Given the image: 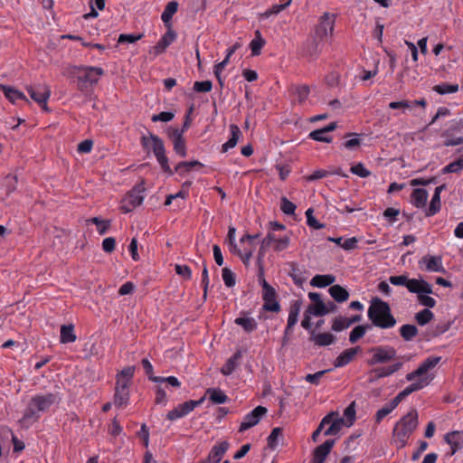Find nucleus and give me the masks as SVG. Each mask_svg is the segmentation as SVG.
I'll list each match as a JSON object with an SVG mask.
<instances>
[{
  "label": "nucleus",
  "instance_id": "1",
  "mask_svg": "<svg viewBox=\"0 0 463 463\" xmlns=\"http://www.w3.org/2000/svg\"><path fill=\"white\" fill-rule=\"evenodd\" d=\"M285 230L286 226L282 223L278 222H269V231L267 235L261 239L256 260H263L267 252L272 251L279 254L289 247L291 232H287L284 235L277 234V232Z\"/></svg>",
  "mask_w": 463,
  "mask_h": 463
},
{
  "label": "nucleus",
  "instance_id": "2",
  "mask_svg": "<svg viewBox=\"0 0 463 463\" xmlns=\"http://www.w3.org/2000/svg\"><path fill=\"white\" fill-rule=\"evenodd\" d=\"M367 315L373 326L387 329L392 328L396 325V319L391 313V307L388 303L375 299L368 308Z\"/></svg>",
  "mask_w": 463,
  "mask_h": 463
},
{
  "label": "nucleus",
  "instance_id": "3",
  "mask_svg": "<svg viewBox=\"0 0 463 463\" xmlns=\"http://www.w3.org/2000/svg\"><path fill=\"white\" fill-rule=\"evenodd\" d=\"M140 142L145 150H152L163 172L172 176L175 174V169L173 170L169 165L163 140L158 136L149 132L148 137H141Z\"/></svg>",
  "mask_w": 463,
  "mask_h": 463
},
{
  "label": "nucleus",
  "instance_id": "4",
  "mask_svg": "<svg viewBox=\"0 0 463 463\" xmlns=\"http://www.w3.org/2000/svg\"><path fill=\"white\" fill-rule=\"evenodd\" d=\"M418 424V412L415 409L411 410L396 423L393 435L395 442L400 448H403L407 444L409 437L416 430Z\"/></svg>",
  "mask_w": 463,
  "mask_h": 463
},
{
  "label": "nucleus",
  "instance_id": "5",
  "mask_svg": "<svg viewBox=\"0 0 463 463\" xmlns=\"http://www.w3.org/2000/svg\"><path fill=\"white\" fill-rule=\"evenodd\" d=\"M74 70L79 73L77 76V88L80 91L87 90L89 85L97 84L99 77L104 74V71L99 67L79 66Z\"/></svg>",
  "mask_w": 463,
  "mask_h": 463
},
{
  "label": "nucleus",
  "instance_id": "6",
  "mask_svg": "<svg viewBox=\"0 0 463 463\" xmlns=\"http://www.w3.org/2000/svg\"><path fill=\"white\" fill-rule=\"evenodd\" d=\"M56 402V395L48 393L32 398L24 413L25 418H38L37 413L47 411Z\"/></svg>",
  "mask_w": 463,
  "mask_h": 463
},
{
  "label": "nucleus",
  "instance_id": "7",
  "mask_svg": "<svg viewBox=\"0 0 463 463\" xmlns=\"http://www.w3.org/2000/svg\"><path fill=\"white\" fill-rule=\"evenodd\" d=\"M145 182L141 181L136 184L121 202L120 209L123 213H130L134 208L139 206L144 201Z\"/></svg>",
  "mask_w": 463,
  "mask_h": 463
},
{
  "label": "nucleus",
  "instance_id": "8",
  "mask_svg": "<svg viewBox=\"0 0 463 463\" xmlns=\"http://www.w3.org/2000/svg\"><path fill=\"white\" fill-rule=\"evenodd\" d=\"M445 137L444 146H454L463 144V125L461 120L452 119L449 122L447 128L441 133Z\"/></svg>",
  "mask_w": 463,
  "mask_h": 463
},
{
  "label": "nucleus",
  "instance_id": "9",
  "mask_svg": "<svg viewBox=\"0 0 463 463\" xmlns=\"http://www.w3.org/2000/svg\"><path fill=\"white\" fill-rule=\"evenodd\" d=\"M236 228L232 225H229L228 232L225 238V244L228 250L232 252V254L241 260H250V251H246L244 244L242 243V236L236 241Z\"/></svg>",
  "mask_w": 463,
  "mask_h": 463
},
{
  "label": "nucleus",
  "instance_id": "10",
  "mask_svg": "<svg viewBox=\"0 0 463 463\" xmlns=\"http://www.w3.org/2000/svg\"><path fill=\"white\" fill-rule=\"evenodd\" d=\"M336 14L325 12L318 19L314 28L313 34L317 39L326 40L328 35L332 36L335 29Z\"/></svg>",
  "mask_w": 463,
  "mask_h": 463
},
{
  "label": "nucleus",
  "instance_id": "11",
  "mask_svg": "<svg viewBox=\"0 0 463 463\" xmlns=\"http://www.w3.org/2000/svg\"><path fill=\"white\" fill-rule=\"evenodd\" d=\"M324 41L323 39H317L316 35L312 34L303 43L300 50L301 55L309 61L317 60L322 52Z\"/></svg>",
  "mask_w": 463,
  "mask_h": 463
},
{
  "label": "nucleus",
  "instance_id": "12",
  "mask_svg": "<svg viewBox=\"0 0 463 463\" xmlns=\"http://www.w3.org/2000/svg\"><path fill=\"white\" fill-rule=\"evenodd\" d=\"M260 282L262 286V298L264 300L263 309L270 312H279L280 310V305L277 300L275 288L264 279H261Z\"/></svg>",
  "mask_w": 463,
  "mask_h": 463
},
{
  "label": "nucleus",
  "instance_id": "13",
  "mask_svg": "<svg viewBox=\"0 0 463 463\" xmlns=\"http://www.w3.org/2000/svg\"><path fill=\"white\" fill-rule=\"evenodd\" d=\"M204 400L205 396H203L197 401L191 400L182 404H178L175 408H174L167 413V420L174 421L188 415L196 407L200 406L204 402Z\"/></svg>",
  "mask_w": 463,
  "mask_h": 463
},
{
  "label": "nucleus",
  "instance_id": "14",
  "mask_svg": "<svg viewBox=\"0 0 463 463\" xmlns=\"http://www.w3.org/2000/svg\"><path fill=\"white\" fill-rule=\"evenodd\" d=\"M373 356L370 364H383L393 360L396 357L397 352L392 346L380 345L371 349Z\"/></svg>",
  "mask_w": 463,
  "mask_h": 463
},
{
  "label": "nucleus",
  "instance_id": "15",
  "mask_svg": "<svg viewBox=\"0 0 463 463\" xmlns=\"http://www.w3.org/2000/svg\"><path fill=\"white\" fill-rule=\"evenodd\" d=\"M31 99L38 103L44 110H48L47 100L51 96V90L46 85L26 86Z\"/></svg>",
  "mask_w": 463,
  "mask_h": 463
},
{
  "label": "nucleus",
  "instance_id": "16",
  "mask_svg": "<svg viewBox=\"0 0 463 463\" xmlns=\"http://www.w3.org/2000/svg\"><path fill=\"white\" fill-rule=\"evenodd\" d=\"M440 359V356H430L426 358L415 371L406 375V380L414 381L417 378L429 377L427 373L434 368L439 363Z\"/></svg>",
  "mask_w": 463,
  "mask_h": 463
},
{
  "label": "nucleus",
  "instance_id": "17",
  "mask_svg": "<svg viewBox=\"0 0 463 463\" xmlns=\"http://www.w3.org/2000/svg\"><path fill=\"white\" fill-rule=\"evenodd\" d=\"M267 409L263 406H257L251 411L247 413L241 423L240 431H245L248 429L257 425L261 418L267 413Z\"/></svg>",
  "mask_w": 463,
  "mask_h": 463
},
{
  "label": "nucleus",
  "instance_id": "18",
  "mask_svg": "<svg viewBox=\"0 0 463 463\" xmlns=\"http://www.w3.org/2000/svg\"><path fill=\"white\" fill-rule=\"evenodd\" d=\"M130 383L123 380H116L114 404L117 407H125L129 400Z\"/></svg>",
  "mask_w": 463,
  "mask_h": 463
},
{
  "label": "nucleus",
  "instance_id": "19",
  "mask_svg": "<svg viewBox=\"0 0 463 463\" xmlns=\"http://www.w3.org/2000/svg\"><path fill=\"white\" fill-rule=\"evenodd\" d=\"M334 445V439H326L323 444L317 446L313 451L310 463H324Z\"/></svg>",
  "mask_w": 463,
  "mask_h": 463
},
{
  "label": "nucleus",
  "instance_id": "20",
  "mask_svg": "<svg viewBox=\"0 0 463 463\" xmlns=\"http://www.w3.org/2000/svg\"><path fill=\"white\" fill-rule=\"evenodd\" d=\"M0 90L4 93L5 97L13 104H16L18 100H23L30 104V100L27 99L24 93L13 86L0 84Z\"/></svg>",
  "mask_w": 463,
  "mask_h": 463
},
{
  "label": "nucleus",
  "instance_id": "21",
  "mask_svg": "<svg viewBox=\"0 0 463 463\" xmlns=\"http://www.w3.org/2000/svg\"><path fill=\"white\" fill-rule=\"evenodd\" d=\"M302 301L300 299L293 300L290 303L288 324L285 328V335H289L291 333L292 327L298 323V315L301 309Z\"/></svg>",
  "mask_w": 463,
  "mask_h": 463
},
{
  "label": "nucleus",
  "instance_id": "22",
  "mask_svg": "<svg viewBox=\"0 0 463 463\" xmlns=\"http://www.w3.org/2000/svg\"><path fill=\"white\" fill-rule=\"evenodd\" d=\"M177 33L173 28H167V32L161 37L154 46L155 55H159L176 39Z\"/></svg>",
  "mask_w": 463,
  "mask_h": 463
},
{
  "label": "nucleus",
  "instance_id": "23",
  "mask_svg": "<svg viewBox=\"0 0 463 463\" xmlns=\"http://www.w3.org/2000/svg\"><path fill=\"white\" fill-rule=\"evenodd\" d=\"M408 290L411 293H416L417 295L420 293L424 294H431L432 287L427 281L423 279H409L408 283L406 285Z\"/></svg>",
  "mask_w": 463,
  "mask_h": 463
},
{
  "label": "nucleus",
  "instance_id": "24",
  "mask_svg": "<svg viewBox=\"0 0 463 463\" xmlns=\"http://www.w3.org/2000/svg\"><path fill=\"white\" fill-rule=\"evenodd\" d=\"M228 449L229 443L227 441H222L214 445L212 448L207 459L203 463H220Z\"/></svg>",
  "mask_w": 463,
  "mask_h": 463
},
{
  "label": "nucleus",
  "instance_id": "25",
  "mask_svg": "<svg viewBox=\"0 0 463 463\" xmlns=\"http://www.w3.org/2000/svg\"><path fill=\"white\" fill-rule=\"evenodd\" d=\"M444 439L450 446V456L462 448L463 434L460 431L449 432L445 435Z\"/></svg>",
  "mask_w": 463,
  "mask_h": 463
},
{
  "label": "nucleus",
  "instance_id": "26",
  "mask_svg": "<svg viewBox=\"0 0 463 463\" xmlns=\"http://www.w3.org/2000/svg\"><path fill=\"white\" fill-rule=\"evenodd\" d=\"M261 234L260 232L256 233V234H250V233H245L243 236H242V243L244 244L243 246L245 247V250L247 251H250V259L252 257V253L254 251V250L257 248V246H260L261 244Z\"/></svg>",
  "mask_w": 463,
  "mask_h": 463
},
{
  "label": "nucleus",
  "instance_id": "27",
  "mask_svg": "<svg viewBox=\"0 0 463 463\" xmlns=\"http://www.w3.org/2000/svg\"><path fill=\"white\" fill-rule=\"evenodd\" d=\"M178 5V2L175 0L166 4L165 10L161 14V20L166 28H172V18L173 15L177 12Z\"/></svg>",
  "mask_w": 463,
  "mask_h": 463
},
{
  "label": "nucleus",
  "instance_id": "28",
  "mask_svg": "<svg viewBox=\"0 0 463 463\" xmlns=\"http://www.w3.org/2000/svg\"><path fill=\"white\" fill-rule=\"evenodd\" d=\"M361 349L359 346L345 350L335 359V361L334 363L335 366V367H343V366L348 364L354 358V356Z\"/></svg>",
  "mask_w": 463,
  "mask_h": 463
},
{
  "label": "nucleus",
  "instance_id": "29",
  "mask_svg": "<svg viewBox=\"0 0 463 463\" xmlns=\"http://www.w3.org/2000/svg\"><path fill=\"white\" fill-rule=\"evenodd\" d=\"M230 130H231V136H230L229 139L222 146V153H225L229 149L236 146V145L240 139V137L241 136V131L237 125L232 124L230 126Z\"/></svg>",
  "mask_w": 463,
  "mask_h": 463
},
{
  "label": "nucleus",
  "instance_id": "30",
  "mask_svg": "<svg viewBox=\"0 0 463 463\" xmlns=\"http://www.w3.org/2000/svg\"><path fill=\"white\" fill-rule=\"evenodd\" d=\"M429 197L428 191L424 188H416L411 193V203L417 208H423L426 206Z\"/></svg>",
  "mask_w": 463,
  "mask_h": 463
},
{
  "label": "nucleus",
  "instance_id": "31",
  "mask_svg": "<svg viewBox=\"0 0 463 463\" xmlns=\"http://www.w3.org/2000/svg\"><path fill=\"white\" fill-rule=\"evenodd\" d=\"M206 395L213 404H223L228 401V396L220 388H208L204 396Z\"/></svg>",
  "mask_w": 463,
  "mask_h": 463
},
{
  "label": "nucleus",
  "instance_id": "32",
  "mask_svg": "<svg viewBox=\"0 0 463 463\" xmlns=\"http://www.w3.org/2000/svg\"><path fill=\"white\" fill-rule=\"evenodd\" d=\"M413 383L408 385L405 389H403L402 392L405 396H408L414 392L420 391L423 389L425 386H427L430 379V377H420L417 378L416 380L412 381Z\"/></svg>",
  "mask_w": 463,
  "mask_h": 463
},
{
  "label": "nucleus",
  "instance_id": "33",
  "mask_svg": "<svg viewBox=\"0 0 463 463\" xmlns=\"http://www.w3.org/2000/svg\"><path fill=\"white\" fill-rule=\"evenodd\" d=\"M328 425L329 427L324 431L325 436L336 435L344 427L345 420L337 414V416L331 418L330 423Z\"/></svg>",
  "mask_w": 463,
  "mask_h": 463
},
{
  "label": "nucleus",
  "instance_id": "34",
  "mask_svg": "<svg viewBox=\"0 0 463 463\" xmlns=\"http://www.w3.org/2000/svg\"><path fill=\"white\" fill-rule=\"evenodd\" d=\"M328 241H334L337 246L343 248L345 250H350L355 249L357 247L358 240L355 237L352 238H344V237H336L332 238L329 237Z\"/></svg>",
  "mask_w": 463,
  "mask_h": 463
},
{
  "label": "nucleus",
  "instance_id": "35",
  "mask_svg": "<svg viewBox=\"0 0 463 463\" xmlns=\"http://www.w3.org/2000/svg\"><path fill=\"white\" fill-rule=\"evenodd\" d=\"M266 41L262 37L260 32L257 30L255 32V37L250 43V49L251 56H258L261 52V49L264 47Z\"/></svg>",
  "mask_w": 463,
  "mask_h": 463
},
{
  "label": "nucleus",
  "instance_id": "36",
  "mask_svg": "<svg viewBox=\"0 0 463 463\" xmlns=\"http://www.w3.org/2000/svg\"><path fill=\"white\" fill-rule=\"evenodd\" d=\"M202 167L203 165L198 160L192 161H182L179 162L175 167V173L179 174L180 175H184L186 173L190 172L194 167Z\"/></svg>",
  "mask_w": 463,
  "mask_h": 463
},
{
  "label": "nucleus",
  "instance_id": "37",
  "mask_svg": "<svg viewBox=\"0 0 463 463\" xmlns=\"http://www.w3.org/2000/svg\"><path fill=\"white\" fill-rule=\"evenodd\" d=\"M335 281V277L331 274L316 275L310 281V285L317 288H325Z\"/></svg>",
  "mask_w": 463,
  "mask_h": 463
},
{
  "label": "nucleus",
  "instance_id": "38",
  "mask_svg": "<svg viewBox=\"0 0 463 463\" xmlns=\"http://www.w3.org/2000/svg\"><path fill=\"white\" fill-rule=\"evenodd\" d=\"M330 296L339 303L345 302L349 298L348 291L340 285H333L329 288Z\"/></svg>",
  "mask_w": 463,
  "mask_h": 463
},
{
  "label": "nucleus",
  "instance_id": "39",
  "mask_svg": "<svg viewBox=\"0 0 463 463\" xmlns=\"http://www.w3.org/2000/svg\"><path fill=\"white\" fill-rule=\"evenodd\" d=\"M76 335L74 333V326L72 325H62L61 326L60 340L62 344L73 343L76 341Z\"/></svg>",
  "mask_w": 463,
  "mask_h": 463
},
{
  "label": "nucleus",
  "instance_id": "40",
  "mask_svg": "<svg viewBox=\"0 0 463 463\" xmlns=\"http://www.w3.org/2000/svg\"><path fill=\"white\" fill-rule=\"evenodd\" d=\"M241 352H236L232 357H230L225 364L222 367L221 373L223 375H231L238 365V362L241 359Z\"/></svg>",
  "mask_w": 463,
  "mask_h": 463
},
{
  "label": "nucleus",
  "instance_id": "41",
  "mask_svg": "<svg viewBox=\"0 0 463 463\" xmlns=\"http://www.w3.org/2000/svg\"><path fill=\"white\" fill-rule=\"evenodd\" d=\"M234 323L241 326L247 333L253 332L257 328V322L253 317H240L234 320Z\"/></svg>",
  "mask_w": 463,
  "mask_h": 463
},
{
  "label": "nucleus",
  "instance_id": "42",
  "mask_svg": "<svg viewBox=\"0 0 463 463\" xmlns=\"http://www.w3.org/2000/svg\"><path fill=\"white\" fill-rule=\"evenodd\" d=\"M335 335L330 333H319L312 337V341L318 346L330 345L335 342Z\"/></svg>",
  "mask_w": 463,
  "mask_h": 463
},
{
  "label": "nucleus",
  "instance_id": "43",
  "mask_svg": "<svg viewBox=\"0 0 463 463\" xmlns=\"http://www.w3.org/2000/svg\"><path fill=\"white\" fill-rule=\"evenodd\" d=\"M86 222L95 224L97 226V231L99 234L104 235L108 232L110 228V221L109 220H102L99 217H92L88 219Z\"/></svg>",
  "mask_w": 463,
  "mask_h": 463
},
{
  "label": "nucleus",
  "instance_id": "44",
  "mask_svg": "<svg viewBox=\"0 0 463 463\" xmlns=\"http://www.w3.org/2000/svg\"><path fill=\"white\" fill-rule=\"evenodd\" d=\"M462 170H463V155H461L458 158H457L453 162H451L449 165H447L446 166H444L441 169V173L443 175L451 174V173L458 174Z\"/></svg>",
  "mask_w": 463,
  "mask_h": 463
},
{
  "label": "nucleus",
  "instance_id": "45",
  "mask_svg": "<svg viewBox=\"0 0 463 463\" xmlns=\"http://www.w3.org/2000/svg\"><path fill=\"white\" fill-rule=\"evenodd\" d=\"M306 311L310 316L322 317L329 313V308H327V306L324 302H321L309 305Z\"/></svg>",
  "mask_w": 463,
  "mask_h": 463
},
{
  "label": "nucleus",
  "instance_id": "46",
  "mask_svg": "<svg viewBox=\"0 0 463 463\" xmlns=\"http://www.w3.org/2000/svg\"><path fill=\"white\" fill-rule=\"evenodd\" d=\"M400 334L405 341H411L417 335L418 329L414 325L406 324L400 327Z\"/></svg>",
  "mask_w": 463,
  "mask_h": 463
},
{
  "label": "nucleus",
  "instance_id": "47",
  "mask_svg": "<svg viewBox=\"0 0 463 463\" xmlns=\"http://www.w3.org/2000/svg\"><path fill=\"white\" fill-rule=\"evenodd\" d=\"M308 137L312 140L324 142V143H331L332 137L328 136L323 128L315 129L308 134Z\"/></svg>",
  "mask_w": 463,
  "mask_h": 463
},
{
  "label": "nucleus",
  "instance_id": "48",
  "mask_svg": "<svg viewBox=\"0 0 463 463\" xmlns=\"http://www.w3.org/2000/svg\"><path fill=\"white\" fill-rule=\"evenodd\" d=\"M433 90L440 95L456 93L458 90V85L444 82L441 84L435 85L433 87Z\"/></svg>",
  "mask_w": 463,
  "mask_h": 463
},
{
  "label": "nucleus",
  "instance_id": "49",
  "mask_svg": "<svg viewBox=\"0 0 463 463\" xmlns=\"http://www.w3.org/2000/svg\"><path fill=\"white\" fill-rule=\"evenodd\" d=\"M440 211V195L433 194L429 207L425 211L426 216H433Z\"/></svg>",
  "mask_w": 463,
  "mask_h": 463
},
{
  "label": "nucleus",
  "instance_id": "50",
  "mask_svg": "<svg viewBox=\"0 0 463 463\" xmlns=\"http://www.w3.org/2000/svg\"><path fill=\"white\" fill-rule=\"evenodd\" d=\"M173 142V149L180 157L187 156L186 142L184 137H177Z\"/></svg>",
  "mask_w": 463,
  "mask_h": 463
},
{
  "label": "nucleus",
  "instance_id": "51",
  "mask_svg": "<svg viewBox=\"0 0 463 463\" xmlns=\"http://www.w3.org/2000/svg\"><path fill=\"white\" fill-rule=\"evenodd\" d=\"M434 314L429 308H425L418 312L415 316V320L420 326H425L432 320Z\"/></svg>",
  "mask_w": 463,
  "mask_h": 463
},
{
  "label": "nucleus",
  "instance_id": "52",
  "mask_svg": "<svg viewBox=\"0 0 463 463\" xmlns=\"http://www.w3.org/2000/svg\"><path fill=\"white\" fill-rule=\"evenodd\" d=\"M297 205L290 202L287 197L282 196L280 199V210L282 213L288 216L295 215Z\"/></svg>",
  "mask_w": 463,
  "mask_h": 463
},
{
  "label": "nucleus",
  "instance_id": "53",
  "mask_svg": "<svg viewBox=\"0 0 463 463\" xmlns=\"http://www.w3.org/2000/svg\"><path fill=\"white\" fill-rule=\"evenodd\" d=\"M314 209L308 208L306 211V217H307V224L308 227L314 229V230H320L325 228V224L319 222L313 215Z\"/></svg>",
  "mask_w": 463,
  "mask_h": 463
},
{
  "label": "nucleus",
  "instance_id": "54",
  "mask_svg": "<svg viewBox=\"0 0 463 463\" xmlns=\"http://www.w3.org/2000/svg\"><path fill=\"white\" fill-rule=\"evenodd\" d=\"M358 136H359V134H357V133H353V132L347 133L345 135V137H354L346 140L343 144V146L348 150H354L355 148L359 147L362 143V140L357 137Z\"/></svg>",
  "mask_w": 463,
  "mask_h": 463
},
{
  "label": "nucleus",
  "instance_id": "55",
  "mask_svg": "<svg viewBox=\"0 0 463 463\" xmlns=\"http://www.w3.org/2000/svg\"><path fill=\"white\" fill-rule=\"evenodd\" d=\"M368 326H355L349 335V341L354 344L362 338L365 333Z\"/></svg>",
  "mask_w": 463,
  "mask_h": 463
},
{
  "label": "nucleus",
  "instance_id": "56",
  "mask_svg": "<svg viewBox=\"0 0 463 463\" xmlns=\"http://www.w3.org/2000/svg\"><path fill=\"white\" fill-rule=\"evenodd\" d=\"M134 366L125 367L117 374V380H123V382L125 381L128 383H131L132 378L134 376Z\"/></svg>",
  "mask_w": 463,
  "mask_h": 463
},
{
  "label": "nucleus",
  "instance_id": "57",
  "mask_svg": "<svg viewBox=\"0 0 463 463\" xmlns=\"http://www.w3.org/2000/svg\"><path fill=\"white\" fill-rule=\"evenodd\" d=\"M144 36L143 33H121L118 36V43H134L138 40L142 39Z\"/></svg>",
  "mask_w": 463,
  "mask_h": 463
},
{
  "label": "nucleus",
  "instance_id": "58",
  "mask_svg": "<svg viewBox=\"0 0 463 463\" xmlns=\"http://www.w3.org/2000/svg\"><path fill=\"white\" fill-rule=\"evenodd\" d=\"M193 89L197 93H206L212 90L213 82L209 80L203 81H195L194 83Z\"/></svg>",
  "mask_w": 463,
  "mask_h": 463
},
{
  "label": "nucleus",
  "instance_id": "59",
  "mask_svg": "<svg viewBox=\"0 0 463 463\" xmlns=\"http://www.w3.org/2000/svg\"><path fill=\"white\" fill-rule=\"evenodd\" d=\"M151 381L154 383H166L168 385L172 387L178 388L181 386L180 381L175 376H168V377H151Z\"/></svg>",
  "mask_w": 463,
  "mask_h": 463
},
{
  "label": "nucleus",
  "instance_id": "60",
  "mask_svg": "<svg viewBox=\"0 0 463 463\" xmlns=\"http://www.w3.org/2000/svg\"><path fill=\"white\" fill-rule=\"evenodd\" d=\"M348 318L345 317H336L333 320L332 329L335 332L343 331L344 329L349 327Z\"/></svg>",
  "mask_w": 463,
  "mask_h": 463
},
{
  "label": "nucleus",
  "instance_id": "61",
  "mask_svg": "<svg viewBox=\"0 0 463 463\" xmlns=\"http://www.w3.org/2000/svg\"><path fill=\"white\" fill-rule=\"evenodd\" d=\"M331 370L328 369V370H322V371H318L315 373H308L305 376V380L306 382L309 383H312V384H315V385H318L319 384V382H320V379L328 372H330Z\"/></svg>",
  "mask_w": 463,
  "mask_h": 463
},
{
  "label": "nucleus",
  "instance_id": "62",
  "mask_svg": "<svg viewBox=\"0 0 463 463\" xmlns=\"http://www.w3.org/2000/svg\"><path fill=\"white\" fill-rule=\"evenodd\" d=\"M222 279L224 281V284L228 288H232L235 286V283H236L235 274L228 268L222 269Z\"/></svg>",
  "mask_w": 463,
  "mask_h": 463
},
{
  "label": "nucleus",
  "instance_id": "63",
  "mask_svg": "<svg viewBox=\"0 0 463 463\" xmlns=\"http://www.w3.org/2000/svg\"><path fill=\"white\" fill-rule=\"evenodd\" d=\"M352 174L356 175L362 178L368 177L371 172L366 169L363 163H357L350 168Z\"/></svg>",
  "mask_w": 463,
  "mask_h": 463
},
{
  "label": "nucleus",
  "instance_id": "64",
  "mask_svg": "<svg viewBox=\"0 0 463 463\" xmlns=\"http://www.w3.org/2000/svg\"><path fill=\"white\" fill-rule=\"evenodd\" d=\"M175 118V113L172 111H162L158 114L152 116L151 120L153 122H169Z\"/></svg>",
  "mask_w": 463,
  "mask_h": 463
}]
</instances>
